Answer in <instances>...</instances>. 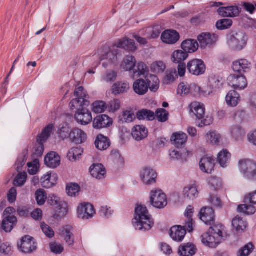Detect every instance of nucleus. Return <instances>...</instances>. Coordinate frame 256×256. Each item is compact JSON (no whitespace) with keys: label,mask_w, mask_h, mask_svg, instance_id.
<instances>
[{"label":"nucleus","mask_w":256,"mask_h":256,"mask_svg":"<svg viewBox=\"0 0 256 256\" xmlns=\"http://www.w3.org/2000/svg\"><path fill=\"white\" fill-rule=\"evenodd\" d=\"M225 230L221 224H214L210 226L208 232L201 236V240L205 246L216 248L224 240Z\"/></svg>","instance_id":"obj_1"},{"label":"nucleus","mask_w":256,"mask_h":256,"mask_svg":"<svg viewBox=\"0 0 256 256\" xmlns=\"http://www.w3.org/2000/svg\"><path fill=\"white\" fill-rule=\"evenodd\" d=\"M133 224L136 228L140 230H148L153 226L154 222L145 206L138 205Z\"/></svg>","instance_id":"obj_2"},{"label":"nucleus","mask_w":256,"mask_h":256,"mask_svg":"<svg viewBox=\"0 0 256 256\" xmlns=\"http://www.w3.org/2000/svg\"><path fill=\"white\" fill-rule=\"evenodd\" d=\"M240 170L244 176L250 180H256V163L252 160L244 159L238 162Z\"/></svg>","instance_id":"obj_3"},{"label":"nucleus","mask_w":256,"mask_h":256,"mask_svg":"<svg viewBox=\"0 0 256 256\" xmlns=\"http://www.w3.org/2000/svg\"><path fill=\"white\" fill-rule=\"evenodd\" d=\"M74 96L76 98L72 100L70 103V108H78L80 106H90V102L88 100L89 96L82 86H79L76 88Z\"/></svg>","instance_id":"obj_4"},{"label":"nucleus","mask_w":256,"mask_h":256,"mask_svg":"<svg viewBox=\"0 0 256 256\" xmlns=\"http://www.w3.org/2000/svg\"><path fill=\"white\" fill-rule=\"evenodd\" d=\"M150 202L158 208H162L168 204L166 194L160 189H154L150 192Z\"/></svg>","instance_id":"obj_5"},{"label":"nucleus","mask_w":256,"mask_h":256,"mask_svg":"<svg viewBox=\"0 0 256 256\" xmlns=\"http://www.w3.org/2000/svg\"><path fill=\"white\" fill-rule=\"evenodd\" d=\"M88 106H80L78 108H74L71 110H76L74 118L76 121L80 124L86 126L90 124L92 117L91 112L88 109Z\"/></svg>","instance_id":"obj_6"},{"label":"nucleus","mask_w":256,"mask_h":256,"mask_svg":"<svg viewBox=\"0 0 256 256\" xmlns=\"http://www.w3.org/2000/svg\"><path fill=\"white\" fill-rule=\"evenodd\" d=\"M17 246L22 252L30 254L36 250L37 243L32 237L26 235L18 242Z\"/></svg>","instance_id":"obj_7"},{"label":"nucleus","mask_w":256,"mask_h":256,"mask_svg":"<svg viewBox=\"0 0 256 256\" xmlns=\"http://www.w3.org/2000/svg\"><path fill=\"white\" fill-rule=\"evenodd\" d=\"M54 128L52 124L47 126L42 131L37 138L38 144L35 147L34 154L38 156H41L44 152V147L43 144L48 139L52 132Z\"/></svg>","instance_id":"obj_8"},{"label":"nucleus","mask_w":256,"mask_h":256,"mask_svg":"<svg viewBox=\"0 0 256 256\" xmlns=\"http://www.w3.org/2000/svg\"><path fill=\"white\" fill-rule=\"evenodd\" d=\"M222 87V82L219 79L212 78L209 79L208 84L206 88H203L200 86H196V89L200 94L206 96Z\"/></svg>","instance_id":"obj_9"},{"label":"nucleus","mask_w":256,"mask_h":256,"mask_svg":"<svg viewBox=\"0 0 256 256\" xmlns=\"http://www.w3.org/2000/svg\"><path fill=\"white\" fill-rule=\"evenodd\" d=\"M187 68L190 74L197 76L203 74L206 69L204 62L199 59H194L188 62Z\"/></svg>","instance_id":"obj_10"},{"label":"nucleus","mask_w":256,"mask_h":256,"mask_svg":"<svg viewBox=\"0 0 256 256\" xmlns=\"http://www.w3.org/2000/svg\"><path fill=\"white\" fill-rule=\"evenodd\" d=\"M228 84L235 90H242L248 85L245 76L242 74H232L228 78Z\"/></svg>","instance_id":"obj_11"},{"label":"nucleus","mask_w":256,"mask_h":256,"mask_svg":"<svg viewBox=\"0 0 256 256\" xmlns=\"http://www.w3.org/2000/svg\"><path fill=\"white\" fill-rule=\"evenodd\" d=\"M48 202L52 206H57L58 208V216L60 218L64 216L68 212V207L66 203L60 201V198L54 194H50L48 198Z\"/></svg>","instance_id":"obj_12"},{"label":"nucleus","mask_w":256,"mask_h":256,"mask_svg":"<svg viewBox=\"0 0 256 256\" xmlns=\"http://www.w3.org/2000/svg\"><path fill=\"white\" fill-rule=\"evenodd\" d=\"M229 46L233 50H240L246 44V38L242 32L236 33L232 36L228 40Z\"/></svg>","instance_id":"obj_13"},{"label":"nucleus","mask_w":256,"mask_h":256,"mask_svg":"<svg viewBox=\"0 0 256 256\" xmlns=\"http://www.w3.org/2000/svg\"><path fill=\"white\" fill-rule=\"evenodd\" d=\"M95 214L93 206L90 204H81L78 208L77 214L78 218L88 220L92 218Z\"/></svg>","instance_id":"obj_14"},{"label":"nucleus","mask_w":256,"mask_h":256,"mask_svg":"<svg viewBox=\"0 0 256 256\" xmlns=\"http://www.w3.org/2000/svg\"><path fill=\"white\" fill-rule=\"evenodd\" d=\"M200 218L207 225H214L215 214L214 210L210 207L202 208L199 213Z\"/></svg>","instance_id":"obj_15"},{"label":"nucleus","mask_w":256,"mask_h":256,"mask_svg":"<svg viewBox=\"0 0 256 256\" xmlns=\"http://www.w3.org/2000/svg\"><path fill=\"white\" fill-rule=\"evenodd\" d=\"M242 8L236 6L220 7L218 10V14L222 17L236 18L240 16Z\"/></svg>","instance_id":"obj_16"},{"label":"nucleus","mask_w":256,"mask_h":256,"mask_svg":"<svg viewBox=\"0 0 256 256\" xmlns=\"http://www.w3.org/2000/svg\"><path fill=\"white\" fill-rule=\"evenodd\" d=\"M218 36L214 34L203 32L198 36V40L202 48H206L216 43Z\"/></svg>","instance_id":"obj_17"},{"label":"nucleus","mask_w":256,"mask_h":256,"mask_svg":"<svg viewBox=\"0 0 256 256\" xmlns=\"http://www.w3.org/2000/svg\"><path fill=\"white\" fill-rule=\"evenodd\" d=\"M112 124V120L106 114L99 115L94 118L92 122L94 129L100 130L110 126Z\"/></svg>","instance_id":"obj_18"},{"label":"nucleus","mask_w":256,"mask_h":256,"mask_svg":"<svg viewBox=\"0 0 256 256\" xmlns=\"http://www.w3.org/2000/svg\"><path fill=\"white\" fill-rule=\"evenodd\" d=\"M143 182L146 185H151L156 182L157 178L156 172L150 168H144L140 174Z\"/></svg>","instance_id":"obj_19"},{"label":"nucleus","mask_w":256,"mask_h":256,"mask_svg":"<svg viewBox=\"0 0 256 256\" xmlns=\"http://www.w3.org/2000/svg\"><path fill=\"white\" fill-rule=\"evenodd\" d=\"M179 39L180 34L174 30H166L162 33L161 36L162 42L164 44H176Z\"/></svg>","instance_id":"obj_20"},{"label":"nucleus","mask_w":256,"mask_h":256,"mask_svg":"<svg viewBox=\"0 0 256 256\" xmlns=\"http://www.w3.org/2000/svg\"><path fill=\"white\" fill-rule=\"evenodd\" d=\"M148 86L147 77H146L145 80L139 78L134 82L133 90L137 94L143 96L148 92Z\"/></svg>","instance_id":"obj_21"},{"label":"nucleus","mask_w":256,"mask_h":256,"mask_svg":"<svg viewBox=\"0 0 256 256\" xmlns=\"http://www.w3.org/2000/svg\"><path fill=\"white\" fill-rule=\"evenodd\" d=\"M215 160L212 157L204 156L200 162V167L202 171L211 174L214 170Z\"/></svg>","instance_id":"obj_22"},{"label":"nucleus","mask_w":256,"mask_h":256,"mask_svg":"<svg viewBox=\"0 0 256 256\" xmlns=\"http://www.w3.org/2000/svg\"><path fill=\"white\" fill-rule=\"evenodd\" d=\"M87 139V135L86 132L81 129L74 128L72 129L70 140L76 144H81L86 142Z\"/></svg>","instance_id":"obj_23"},{"label":"nucleus","mask_w":256,"mask_h":256,"mask_svg":"<svg viewBox=\"0 0 256 256\" xmlns=\"http://www.w3.org/2000/svg\"><path fill=\"white\" fill-rule=\"evenodd\" d=\"M251 66V64L244 59L236 60L232 64L233 70L240 74L248 72L250 69Z\"/></svg>","instance_id":"obj_24"},{"label":"nucleus","mask_w":256,"mask_h":256,"mask_svg":"<svg viewBox=\"0 0 256 256\" xmlns=\"http://www.w3.org/2000/svg\"><path fill=\"white\" fill-rule=\"evenodd\" d=\"M44 162L48 167L54 168L60 166V158L56 152H52L45 157Z\"/></svg>","instance_id":"obj_25"},{"label":"nucleus","mask_w":256,"mask_h":256,"mask_svg":"<svg viewBox=\"0 0 256 256\" xmlns=\"http://www.w3.org/2000/svg\"><path fill=\"white\" fill-rule=\"evenodd\" d=\"M190 111L198 119H202L205 114V107L204 104L194 102L190 105Z\"/></svg>","instance_id":"obj_26"},{"label":"nucleus","mask_w":256,"mask_h":256,"mask_svg":"<svg viewBox=\"0 0 256 256\" xmlns=\"http://www.w3.org/2000/svg\"><path fill=\"white\" fill-rule=\"evenodd\" d=\"M188 136L186 134L182 132H175L171 137V141L173 144L178 148L184 146L187 142Z\"/></svg>","instance_id":"obj_27"},{"label":"nucleus","mask_w":256,"mask_h":256,"mask_svg":"<svg viewBox=\"0 0 256 256\" xmlns=\"http://www.w3.org/2000/svg\"><path fill=\"white\" fill-rule=\"evenodd\" d=\"M186 234V230L180 226H174L170 230V236L176 242H181Z\"/></svg>","instance_id":"obj_28"},{"label":"nucleus","mask_w":256,"mask_h":256,"mask_svg":"<svg viewBox=\"0 0 256 256\" xmlns=\"http://www.w3.org/2000/svg\"><path fill=\"white\" fill-rule=\"evenodd\" d=\"M90 172L94 178L98 180L104 178L106 174L105 168L100 164H94L90 166Z\"/></svg>","instance_id":"obj_29"},{"label":"nucleus","mask_w":256,"mask_h":256,"mask_svg":"<svg viewBox=\"0 0 256 256\" xmlns=\"http://www.w3.org/2000/svg\"><path fill=\"white\" fill-rule=\"evenodd\" d=\"M58 180V176L56 174L48 172L41 178L42 186L46 188H50L54 186Z\"/></svg>","instance_id":"obj_30"},{"label":"nucleus","mask_w":256,"mask_h":256,"mask_svg":"<svg viewBox=\"0 0 256 256\" xmlns=\"http://www.w3.org/2000/svg\"><path fill=\"white\" fill-rule=\"evenodd\" d=\"M198 46L199 45L197 41L193 39L186 40L181 44L182 50L187 52V54L196 52L198 50Z\"/></svg>","instance_id":"obj_31"},{"label":"nucleus","mask_w":256,"mask_h":256,"mask_svg":"<svg viewBox=\"0 0 256 256\" xmlns=\"http://www.w3.org/2000/svg\"><path fill=\"white\" fill-rule=\"evenodd\" d=\"M106 60L102 62V66L104 68H107L108 66L114 64L117 62V53L110 50H108L104 54H102L100 60Z\"/></svg>","instance_id":"obj_32"},{"label":"nucleus","mask_w":256,"mask_h":256,"mask_svg":"<svg viewBox=\"0 0 256 256\" xmlns=\"http://www.w3.org/2000/svg\"><path fill=\"white\" fill-rule=\"evenodd\" d=\"M114 46L132 52H134L137 49L134 40L127 38L120 40Z\"/></svg>","instance_id":"obj_33"},{"label":"nucleus","mask_w":256,"mask_h":256,"mask_svg":"<svg viewBox=\"0 0 256 256\" xmlns=\"http://www.w3.org/2000/svg\"><path fill=\"white\" fill-rule=\"evenodd\" d=\"M148 133L147 129L144 126H136L133 128L132 134L134 138L138 141L145 138Z\"/></svg>","instance_id":"obj_34"},{"label":"nucleus","mask_w":256,"mask_h":256,"mask_svg":"<svg viewBox=\"0 0 256 256\" xmlns=\"http://www.w3.org/2000/svg\"><path fill=\"white\" fill-rule=\"evenodd\" d=\"M136 60L134 56H127L124 58L120 67L125 71H131L136 66Z\"/></svg>","instance_id":"obj_35"},{"label":"nucleus","mask_w":256,"mask_h":256,"mask_svg":"<svg viewBox=\"0 0 256 256\" xmlns=\"http://www.w3.org/2000/svg\"><path fill=\"white\" fill-rule=\"evenodd\" d=\"M60 234L64 238L68 246H72L74 240V235L72 232V228L69 226H63L60 230Z\"/></svg>","instance_id":"obj_36"},{"label":"nucleus","mask_w":256,"mask_h":256,"mask_svg":"<svg viewBox=\"0 0 256 256\" xmlns=\"http://www.w3.org/2000/svg\"><path fill=\"white\" fill-rule=\"evenodd\" d=\"M16 222L17 218L16 216H8L2 220V228L6 232H10Z\"/></svg>","instance_id":"obj_37"},{"label":"nucleus","mask_w":256,"mask_h":256,"mask_svg":"<svg viewBox=\"0 0 256 256\" xmlns=\"http://www.w3.org/2000/svg\"><path fill=\"white\" fill-rule=\"evenodd\" d=\"M110 140L102 134L98 135L95 141L96 148L100 150H106L110 147Z\"/></svg>","instance_id":"obj_38"},{"label":"nucleus","mask_w":256,"mask_h":256,"mask_svg":"<svg viewBox=\"0 0 256 256\" xmlns=\"http://www.w3.org/2000/svg\"><path fill=\"white\" fill-rule=\"evenodd\" d=\"M226 100L228 106H236L240 100V95L235 90H231L227 94Z\"/></svg>","instance_id":"obj_39"},{"label":"nucleus","mask_w":256,"mask_h":256,"mask_svg":"<svg viewBox=\"0 0 256 256\" xmlns=\"http://www.w3.org/2000/svg\"><path fill=\"white\" fill-rule=\"evenodd\" d=\"M231 154L226 150H223L218 155V162L221 166L226 167L230 160Z\"/></svg>","instance_id":"obj_40"},{"label":"nucleus","mask_w":256,"mask_h":256,"mask_svg":"<svg viewBox=\"0 0 256 256\" xmlns=\"http://www.w3.org/2000/svg\"><path fill=\"white\" fill-rule=\"evenodd\" d=\"M196 248L191 244L180 246L178 250V253L180 256H192L196 252Z\"/></svg>","instance_id":"obj_41"},{"label":"nucleus","mask_w":256,"mask_h":256,"mask_svg":"<svg viewBox=\"0 0 256 256\" xmlns=\"http://www.w3.org/2000/svg\"><path fill=\"white\" fill-rule=\"evenodd\" d=\"M72 130L70 128V126L67 124H64L60 126L58 134V137L64 140L67 138H70Z\"/></svg>","instance_id":"obj_42"},{"label":"nucleus","mask_w":256,"mask_h":256,"mask_svg":"<svg viewBox=\"0 0 256 256\" xmlns=\"http://www.w3.org/2000/svg\"><path fill=\"white\" fill-rule=\"evenodd\" d=\"M130 88L128 83L117 82L112 86V93L115 95L120 94L126 92Z\"/></svg>","instance_id":"obj_43"},{"label":"nucleus","mask_w":256,"mask_h":256,"mask_svg":"<svg viewBox=\"0 0 256 256\" xmlns=\"http://www.w3.org/2000/svg\"><path fill=\"white\" fill-rule=\"evenodd\" d=\"M183 194L184 197L190 200H194L198 196V192L196 186L188 185L184 188Z\"/></svg>","instance_id":"obj_44"},{"label":"nucleus","mask_w":256,"mask_h":256,"mask_svg":"<svg viewBox=\"0 0 256 256\" xmlns=\"http://www.w3.org/2000/svg\"><path fill=\"white\" fill-rule=\"evenodd\" d=\"M188 56V54L182 50H176L173 52L172 56V60L176 64L182 63Z\"/></svg>","instance_id":"obj_45"},{"label":"nucleus","mask_w":256,"mask_h":256,"mask_svg":"<svg viewBox=\"0 0 256 256\" xmlns=\"http://www.w3.org/2000/svg\"><path fill=\"white\" fill-rule=\"evenodd\" d=\"M234 228L238 232L244 231L247 227V223L238 216H236L232 220Z\"/></svg>","instance_id":"obj_46"},{"label":"nucleus","mask_w":256,"mask_h":256,"mask_svg":"<svg viewBox=\"0 0 256 256\" xmlns=\"http://www.w3.org/2000/svg\"><path fill=\"white\" fill-rule=\"evenodd\" d=\"M137 118L140 120L146 119L148 120H152L156 118L155 114L147 109H142L138 111L136 114Z\"/></svg>","instance_id":"obj_47"},{"label":"nucleus","mask_w":256,"mask_h":256,"mask_svg":"<svg viewBox=\"0 0 256 256\" xmlns=\"http://www.w3.org/2000/svg\"><path fill=\"white\" fill-rule=\"evenodd\" d=\"M148 82V88L152 92H156L159 88L160 80L157 76L153 74H150L147 77Z\"/></svg>","instance_id":"obj_48"},{"label":"nucleus","mask_w":256,"mask_h":256,"mask_svg":"<svg viewBox=\"0 0 256 256\" xmlns=\"http://www.w3.org/2000/svg\"><path fill=\"white\" fill-rule=\"evenodd\" d=\"M108 108L106 102L102 100L96 101L92 104V110L96 114L104 112Z\"/></svg>","instance_id":"obj_49"},{"label":"nucleus","mask_w":256,"mask_h":256,"mask_svg":"<svg viewBox=\"0 0 256 256\" xmlns=\"http://www.w3.org/2000/svg\"><path fill=\"white\" fill-rule=\"evenodd\" d=\"M133 70L134 74L136 76H144L148 74L149 72L148 67L142 62H138L136 68L135 69L134 68Z\"/></svg>","instance_id":"obj_50"},{"label":"nucleus","mask_w":256,"mask_h":256,"mask_svg":"<svg viewBox=\"0 0 256 256\" xmlns=\"http://www.w3.org/2000/svg\"><path fill=\"white\" fill-rule=\"evenodd\" d=\"M230 134L233 138L236 140H238L244 137L245 132L240 126L236 125L232 126L230 128Z\"/></svg>","instance_id":"obj_51"},{"label":"nucleus","mask_w":256,"mask_h":256,"mask_svg":"<svg viewBox=\"0 0 256 256\" xmlns=\"http://www.w3.org/2000/svg\"><path fill=\"white\" fill-rule=\"evenodd\" d=\"M82 150L79 148H72L68 153V157L70 161L74 162L79 158L82 153Z\"/></svg>","instance_id":"obj_52"},{"label":"nucleus","mask_w":256,"mask_h":256,"mask_svg":"<svg viewBox=\"0 0 256 256\" xmlns=\"http://www.w3.org/2000/svg\"><path fill=\"white\" fill-rule=\"evenodd\" d=\"M238 210L240 212L249 215L254 214L256 212V208L252 205L244 204L238 206Z\"/></svg>","instance_id":"obj_53"},{"label":"nucleus","mask_w":256,"mask_h":256,"mask_svg":"<svg viewBox=\"0 0 256 256\" xmlns=\"http://www.w3.org/2000/svg\"><path fill=\"white\" fill-rule=\"evenodd\" d=\"M191 91V86L184 82H180L178 88L177 93L180 96L188 94Z\"/></svg>","instance_id":"obj_54"},{"label":"nucleus","mask_w":256,"mask_h":256,"mask_svg":"<svg viewBox=\"0 0 256 256\" xmlns=\"http://www.w3.org/2000/svg\"><path fill=\"white\" fill-rule=\"evenodd\" d=\"M232 24V21L230 19H222L218 21L216 26L218 30H224L230 28Z\"/></svg>","instance_id":"obj_55"},{"label":"nucleus","mask_w":256,"mask_h":256,"mask_svg":"<svg viewBox=\"0 0 256 256\" xmlns=\"http://www.w3.org/2000/svg\"><path fill=\"white\" fill-rule=\"evenodd\" d=\"M80 190V188L78 184H70L66 186L68 194L70 196H76L78 195Z\"/></svg>","instance_id":"obj_56"},{"label":"nucleus","mask_w":256,"mask_h":256,"mask_svg":"<svg viewBox=\"0 0 256 256\" xmlns=\"http://www.w3.org/2000/svg\"><path fill=\"white\" fill-rule=\"evenodd\" d=\"M156 117L160 122H165L168 118V112L164 108H158L156 112Z\"/></svg>","instance_id":"obj_57"},{"label":"nucleus","mask_w":256,"mask_h":256,"mask_svg":"<svg viewBox=\"0 0 256 256\" xmlns=\"http://www.w3.org/2000/svg\"><path fill=\"white\" fill-rule=\"evenodd\" d=\"M35 195L38 204L40 206L43 205L47 198L45 191L44 190L40 189L36 191Z\"/></svg>","instance_id":"obj_58"},{"label":"nucleus","mask_w":256,"mask_h":256,"mask_svg":"<svg viewBox=\"0 0 256 256\" xmlns=\"http://www.w3.org/2000/svg\"><path fill=\"white\" fill-rule=\"evenodd\" d=\"M254 246L248 243L240 248L238 252V256H248L254 250Z\"/></svg>","instance_id":"obj_59"},{"label":"nucleus","mask_w":256,"mask_h":256,"mask_svg":"<svg viewBox=\"0 0 256 256\" xmlns=\"http://www.w3.org/2000/svg\"><path fill=\"white\" fill-rule=\"evenodd\" d=\"M117 77V72L114 70L106 72L102 77V80L107 82H112L115 80Z\"/></svg>","instance_id":"obj_60"},{"label":"nucleus","mask_w":256,"mask_h":256,"mask_svg":"<svg viewBox=\"0 0 256 256\" xmlns=\"http://www.w3.org/2000/svg\"><path fill=\"white\" fill-rule=\"evenodd\" d=\"M176 78V70L167 72L163 80L164 83L166 84H170L174 82Z\"/></svg>","instance_id":"obj_61"},{"label":"nucleus","mask_w":256,"mask_h":256,"mask_svg":"<svg viewBox=\"0 0 256 256\" xmlns=\"http://www.w3.org/2000/svg\"><path fill=\"white\" fill-rule=\"evenodd\" d=\"M27 178L26 172H20L18 174L14 180V184L16 186H22L26 182Z\"/></svg>","instance_id":"obj_62"},{"label":"nucleus","mask_w":256,"mask_h":256,"mask_svg":"<svg viewBox=\"0 0 256 256\" xmlns=\"http://www.w3.org/2000/svg\"><path fill=\"white\" fill-rule=\"evenodd\" d=\"M166 65L162 61H158L152 64L151 68L156 73L162 72L166 69Z\"/></svg>","instance_id":"obj_63"},{"label":"nucleus","mask_w":256,"mask_h":256,"mask_svg":"<svg viewBox=\"0 0 256 256\" xmlns=\"http://www.w3.org/2000/svg\"><path fill=\"white\" fill-rule=\"evenodd\" d=\"M12 248L10 244L8 242H0V253L6 255H10L12 254Z\"/></svg>","instance_id":"obj_64"}]
</instances>
